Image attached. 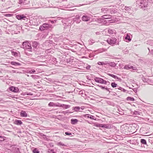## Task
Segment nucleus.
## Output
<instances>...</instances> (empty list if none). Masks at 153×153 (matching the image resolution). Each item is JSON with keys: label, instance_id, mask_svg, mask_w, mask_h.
Masks as SVG:
<instances>
[{"label": "nucleus", "instance_id": "0eeeda50", "mask_svg": "<svg viewBox=\"0 0 153 153\" xmlns=\"http://www.w3.org/2000/svg\"><path fill=\"white\" fill-rule=\"evenodd\" d=\"M149 77L146 76L145 77L143 76L141 77V79L144 82L150 83L151 85H153V82H152V79L149 78Z\"/></svg>", "mask_w": 153, "mask_h": 153}, {"label": "nucleus", "instance_id": "de8ad7c7", "mask_svg": "<svg viewBox=\"0 0 153 153\" xmlns=\"http://www.w3.org/2000/svg\"><path fill=\"white\" fill-rule=\"evenodd\" d=\"M97 86H98V87H100L102 89H104L105 88V86H103L101 85H97Z\"/></svg>", "mask_w": 153, "mask_h": 153}, {"label": "nucleus", "instance_id": "052dcab7", "mask_svg": "<svg viewBox=\"0 0 153 153\" xmlns=\"http://www.w3.org/2000/svg\"><path fill=\"white\" fill-rule=\"evenodd\" d=\"M90 114H86L85 115V117H87L88 118H89V116Z\"/></svg>", "mask_w": 153, "mask_h": 153}, {"label": "nucleus", "instance_id": "680f3d73", "mask_svg": "<svg viewBox=\"0 0 153 153\" xmlns=\"http://www.w3.org/2000/svg\"><path fill=\"white\" fill-rule=\"evenodd\" d=\"M79 94H83V91H80L79 92Z\"/></svg>", "mask_w": 153, "mask_h": 153}, {"label": "nucleus", "instance_id": "393cba45", "mask_svg": "<svg viewBox=\"0 0 153 153\" xmlns=\"http://www.w3.org/2000/svg\"><path fill=\"white\" fill-rule=\"evenodd\" d=\"M48 105L49 107H55L57 106L58 105V104L56 103H55L53 102H50L48 104Z\"/></svg>", "mask_w": 153, "mask_h": 153}, {"label": "nucleus", "instance_id": "c756f323", "mask_svg": "<svg viewBox=\"0 0 153 153\" xmlns=\"http://www.w3.org/2000/svg\"><path fill=\"white\" fill-rule=\"evenodd\" d=\"M125 39L127 41H128V42L130 41L131 40V39L130 38V37L129 35L128 34H127L125 37Z\"/></svg>", "mask_w": 153, "mask_h": 153}, {"label": "nucleus", "instance_id": "9d476101", "mask_svg": "<svg viewBox=\"0 0 153 153\" xmlns=\"http://www.w3.org/2000/svg\"><path fill=\"white\" fill-rule=\"evenodd\" d=\"M121 131L122 133L124 134L127 135L130 134L128 128L126 127L122 128L121 129Z\"/></svg>", "mask_w": 153, "mask_h": 153}, {"label": "nucleus", "instance_id": "a878e982", "mask_svg": "<svg viewBox=\"0 0 153 153\" xmlns=\"http://www.w3.org/2000/svg\"><path fill=\"white\" fill-rule=\"evenodd\" d=\"M108 75L109 76H111L114 78V79H117L118 80H121L120 78H119L118 77H117V76L116 75H115L114 74H109V73L108 74Z\"/></svg>", "mask_w": 153, "mask_h": 153}, {"label": "nucleus", "instance_id": "a211bd4d", "mask_svg": "<svg viewBox=\"0 0 153 153\" xmlns=\"http://www.w3.org/2000/svg\"><path fill=\"white\" fill-rule=\"evenodd\" d=\"M103 128L107 129H111L112 128L110 124H103Z\"/></svg>", "mask_w": 153, "mask_h": 153}, {"label": "nucleus", "instance_id": "49530a36", "mask_svg": "<svg viewBox=\"0 0 153 153\" xmlns=\"http://www.w3.org/2000/svg\"><path fill=\"white\" fill-rule=\"evenodd\" d=\"M65 134L66 135H69L70 136H71H71H72V134L71 133H70L69 132H65Z\"/></svg>", "mask_w": 153, "mask_h": 153}, {"label": "nucleus", "instance_id": "a19ab883", "mask_svg": "<svg viewBox=\"0 0 153 153\" xmlns=\"http://www.w3.org/2000/svg\"><path fill=\"white\" fill-rule=\"evenodd\" d=\"M19 3L20 4H24L25 1L23 0H19Z\"/></svg>", "mask_w": 153, "mask_h": 153}, {"label": "nucleus", "instance_id": "bb28decb", "mask_svg": "<svg viewBox=\"0 0 153 153\" xmlns=\"http://www.w3.org/2000/svg\"><path fill=\"white\" fill-rule=\"evenodd\" d=\"M102 17L104 19H109L111 18V16L109 15H105L102 16Z\"/></svg>", "mask_w": 153, "mask_h": 153}, {"label": "nucleus", "instance_id": "13d9d810", "mask_svg": "<svg viewBox=\"0 0 153 153\" xmlns=\"http://www.w3.org/2000/svg\"><path fill=\"white\" fill-rule=\"evenodd\" d=\"M47 41L49 43H50L51 45V44H53V42L52 41L50 40H48Z\"/></svg>", "mask_w": 153, "mask_h": 153}, {"label": "nucleus", "instance_id": "338daca9", "mask_svg": "<svg viewBox=\"0 0 153 153\" xmlns=\"http://www.w3.org/2000/svg\"><path fill=\"white\" fill-rule=\"evenodd\" d=\"M32 21V20H31V21L30 20V23H31V21Z\"/></svg>", "mask_w": 153, "mask_h": 153}, {"label": "nucleus", "instance_id": "f257e3e1", "mask_svg": "<svg viewBox=\"0 0 153 153\" xmlns=\"http://www.w3.org/2000/svg\"><path fill=\"white\" fill-rule=\"evenodd\" d=\"M148 2L147 0H137L136 1L137 6L138 7L144 9L147 7Z\"/></svg>", "mask_w": 153, "mask_h": 153}, {"label": "nucleus", "instance_id": "ddd939ff", "mask_svg": "<svg viewBox=\"0 0 153 153\" xmlns=\"http://www.w3.org/2000/svg\"><path fill=\"white\" fill-rule=\"evenodd\" d=\"M90 18L86 15H83L82 17V20L85 22H88L90 20Z\"/></svg>", "mask_w": 153, "mask_h": 153}, {"label": "nucleus", "instance_id": "6ab92c4d", "mask_svg": "<svg viewBox=\"0 0 153 153\" xmlns=\"http://www.w3.org/2000/svg\"><path fill=\"white\" fill-rule=\"evenodd\" d=\"M78 121V120L76 119H72L71 120V123L73 125L77 124Z\"/></svg>", "mask_w": 153, "mask_h": 153}, {"label": "nucleus", "instance_id": "603ef678", "mask_svg": "<svg viewBox=\"0 0 153 153\" xmlns=\"http://www.w3.org/2000/svg\"><path fill=\"white\" fill-rule=\"evenodd\" d=\"M89 116V118L90 119L93 120H94L95 119V117L94 116L90 115Z\"/></svg>", "mask_w": 153, "mask_h": 153}, {"label": "nucleus", "instance_id": "c85d7f7f", "mask_svg": "<svg viewBox=\"0 0 153 153\" xmlns=\"http://www.w3.org/2000/svg\"><path fill=\"white\" fill-rule=\"evenodd\" d=\"M107 64L109 66L112 67H114L116 65V63L114 62H108Z\"/></svg>", "mask_w": 153, "mask_h": 153}, {"label": "nucleus", "instance_id": "6e6552de", "mask_svg": "<svg viewBox=\"0 0 153 153\" xmlns=\"http://www.w3.org/2000/svg\"><path fill=\"white\" fill-rule=\"evenodd\" d=\"M49 27V25L48 24L45 23L43 24L40 26L39 27V29L41 31H43L45 29H47Z\"/></svg>", "mask_w": 153, "mask_h": 153}, {"label": "nucleus", "instance_id": "c9c22d12", "mask_svg": "<svg viewBox=\"0 0 153 153\" xmlns=\"http://www.w3.org/2000/svg\"><path fill=\"white\" fill-rule=\"evenodd\" d=\"M103 124H99L97 123L95 124V126L98 127H103Z\"/></svg>", "mask_w": 153, "mask_h": 153}, {"label": "nucleus", "instance_id": "ea45409f", "mask_svg": "<svg viewBox=\"0 0 153 153\" xmlns=\"http://www.w3.org/2000/svg\"><path fill=\"white\" fill-rule=\"evenodd\" d=\"M108 32L110 34H112L114 32V30L112 29H109Z\"/></svg>", "mask_w": 153, "mask_h": 153}, {"label": "nucleus", "instance_id": "b1692460", "mask_svg": "<svg viewBox=\"0 0 153 153\" xmlns=\"http://www.w3.org/2000/svg\"><path fill=\"white\" fill-rule=\"evenodd\" d=\"M80 110V107L79 106L74 107L72 108V111H74L76 112L79 111Z\"/></svg>", "mask_w": 153, "mask_h": 153}, {"label": "nucleus", "instance_id": "7ed1b4c3", "mask_svg": "<svg viewBox=\"0 0 153 153\" xmlns=\"http://www.w3.org/2000/svg\"><path fill=\"white\" fill-rule=\"evenodd\" d=\"M94 79L96 82L102 84L107 85V83H108V84L109 85L110 83L109 82L104 80L100 77H96Z\"/></svg>", "mask_w": 153, "mask_h": 153}, {"label": "nucleus", "instance_id": "79ce46f5", "mask_svg": "<svg viewBox=\"0 0 153 153\" xmlns=\"http://www.w3.org/2000/svg\"><path fill=\"white\" fill-rule=\"evenodd\" d=\"M118 89L119 90H121V91H123V92H125L126 91V90H125L124 88H121V87H119L118 88Z\"/></svg>", "mask_w": 153, "mask_h": 153}, {"label": "nucleus", "instance_id": "72a5a7b5", "mask_svg": "<svg viewBox=\"0 0 153 153\" xmlns=\"http://www.w3.org/2000/svg\"><path fill=\"white\" fill-rule=\"evenodd\" d=\"M111 86L113 88L116 87L117 86V84H116L115 82H112L111 84Z\"/></svg>", "mask_w": 153, "mask_h": 153}, {"label": "nucleus", "instance_id": "774afa93", "mask_svg": "<svg viewBox=\"0 0 153 153\" xmlns=\"http://www.w3.org/2000/svg\"><path fill=\"white\" fill-rule=\"evenodd\" d=\"M148 50H149V51H150V49H149V48H148Z\"/></svg>", "mask_w": 153, "mask_h": 153}, {"label": "nucleus", "instance_id": "423d86ee", "mask_svg": "<svg viewBox=\"0 0 153 153\" xmlns=\"http://www.w3.org/2000/svg\"><path fill=\"white\" fill-rule=\"evenodd\" d=\"M16 18L17 19L19 20H26V21H28V20H29V19H28L27 17L24 15H18L16 16Z\"/></svg>", "mask_w": 153, "mask_h": 153}, {"label": "nucleus", "instance_id": "aec40b11", "mask_svg": "<svg viewBox=\"0 0 153 153\" xmlns=\"http://www.w3.org/2000/svg\"><path fill=\"white\" fill-rule=\"evenodd\" d=\"M39 43L38 42L34 41L32 42V46L34 48H37L39 45Z\"/></svg>", "mask_w": 153, "mask_h": 153}, {"label": "nucleus", "instance_id": "4468645a", "mask_svg": "<svg viewBox=\"0 0 153 153\" xmlns=\"http://www.w3.org/2000/svg\"><path fill=\"white\" fill-rule=\"evenodd\" d=\"M126 70L131 69L133 70H136V68H134L132 66H131L130 65H126L125 66L124 68Z\"/></svg>", "mask_w": 153, "mask_h": 153}, {"label": "nucleus", "instance_id": "4c0bfd02", "mask_svg": "<svg viewBox=\"0 0 153 153\" xmlns=\"http://www.w3.org/2000/svg\"><path fill=\"white\" fill-rule=\"evenodd\" d=\"M11 53L12 55L14 56H18V53L13 51H11Z\"/></svg>", "mask_w": 153, "mask_h": 153}, {"label": "nucleus", "instance_id": "6e6d98bb", "mask_svg": "<svg viewBox=\"0 0 153 153\" xmlns=\"http://www.w3.org/2000/svg\"><path fill=\"white\" fill-rule=\"evenodd\" d=\"M26 94L27 95H29V96H32L33 95V94H32L31 93H30V92H28V93L27 92Z\"/></svg>", "mask_w": 153, "mask_h": 153}, {"label": "nucleus", "instance_id": "e433bc0d", "mask_svg": "<svg viewBox=\"0 0 153 153\" xmlns=\"http://www.w3.org/2000/svg\"><path fill=\"white\" fill-rule=\"evenodd\" d=\"M32 151L33 153H39V151L37 148H35Z\"/></svg>", "mask_w": 153, "mask_h": 153}, {"label": "nucleus", "instance_id": "37998d69", "mask_svg": "<svg viewBox=\"0 0 153 153\" xmlns=\"http://www.w3.org/2000/svg\"><path fill=\"white\" fill-rule=\"evenodd\" d=\"M69 110H68L66 111H63L61 112V113L63 114H65L69 112L70 113H71L72 112H69Z\"/></svg>", "mask_w": 153, "mask_h": 153}, {"label": "nucleus", "instance_id": "7c9ffc66", "mask_svg": "<svg viewBox=\"0 0 153 153\" xmlns=\"http://www.w3.org/2000/svg\"><path fill=\"white\" fill-rule=\"evenodd\" d=\"M140 143L146 145L147 142L146 140L143 139H141L140 140Z\"/></svg>", "mask_w": 153, "mask_h": 153}, {"label": "nucleus", "instance_id": "864d4df0", "mask_svg": "<svg viewBox=\"0 0 153 153\" xmlns=\"http://www.w3.org/2000/svg\"><path fill=\"white\" fill-rule=\"evenodd\" d=\"M132 90L134 91V92L136 93L137 91V88H132Z\"/></svg>", "mask_w": 153, "mask_h": 153}, {"label": "nucleus", "instance_id": "9b49d317", "mask_svg": "<svg viewBox=\"0 0 153 153\" xmlns=\"http://www.w3.org/2000/svg\"><path fill=\"white\" fill-rule=\"evenodd\" d=\"M59 53H58L59 55L61 56V57H59V58L61 59L62 60H63L62 59L64 58V57L62 56V55L65 56L68 55V53H67L63 51H61V52Z\"/></svg>", "mask_w": 153, "mask_h": 153}, {"label": "nucleus", "instance_id": "39448f33", "mask_svg": "<svg viewBox=\"0 0 153 153\" xmlns=\"http://www.w3.org/2000/svg\"><path fill=\"white\" fill-rule=\"evenodd\" d=\"M10 151L14 153H22L19 148L16 147L15 146H10Z\"/></svg>", "mask_w": 153, "mask_h": 153}, {"label": "nucleus", "instance_id": "dca6fc26", "mask_svg": "<svg viewBox=\"0 0 153 153\" xmlns=\"http://www.w3.org/2000/svg\"><path fill=\"white\" fill-rule=\"evenodd\" d=\"M20 115L22 117H27V114L26 112L24 111H22L20 113Z\"/></svg>", "mask_w": 153, "mask_h": 153}, {"label": "nucleus", "instance_id": "4be33fe9", "mask_svg": "<svg viewBox=\"0 0 153 153\" xmlns=\"http://www.w3.org/2000/svg\"><path fill=\"white\" fill-rule=\"evenodd\" d=\"M108 10L109 13H110L111 14H114L117 12V10L114 8L109 9Z\"/></svg>", "mask_w": 153, "mask_h": 153}, {"label": "nucleus", "instance_id": "f3484780", "mask_svg": "<svg viewBox=\"0 0 153 153\" xmlns=\"http://www.w3.org/2000/svg\"><path fill=\"white\" fill-rule=\"evenodd\" d=\"M14 123L16 125L21 126L22 124V122L21 120H16L14 122Z\"/></svg>", "mask_w": 153, "mask_h": 153}, {"label": "nucleus", "instance_id": "4d7b16f0", "mask_svg": "<svg viewBox=\"0 0 153 153\" xmlns=\"http://www.w3.org/2000/svg\"><path fill=\"white\" fill-rule=\"evenodd\" d=\"M91 67V66L90 65H88L86 67V69L87 70H90V68Z\"/></svg>", "mask_w": 153, "mask_h": 153}, {"label": "nucleus", "instance_id": "1a4fd4ad", "mask_svg": "<svg viewBox=\"0 0 153 153\" xmlns=\"http://www.w3.org/2000/svg\"><path fill=\"white\" fill-rule=\"evenodd\" d=\"M73 20L74 22H75L77 24L79 23L81 21L80 16L79 15H76L75 17L73 19Z\"/></svg>", "mask_w": 153, "mask_h": 153}, {"label": "nucleus", "instance_id": "2f4dec72", "mask_svg": "<svg viewBox=\"0 0 153 153\" xmlns=\"http://www.w3.org/2000/svg\"><path fill=\"white\" fill-rule=\"evenodd\" d=\"M88 43L89 45H92L95 42V41L94 40H93L92 39H90L88 41Z\"/></svg>", "mask_w": 153, "mask_h": 153}, {"label": "nucleus", "instance_id": "8fccbe9b", "mask_svg": "<svg viewBox=\"0 0 153 153\" xmlns=\"http://www.w3.org/2000/svg\"><path fill=\"white\" fill-rule=\"evenodd\" d=\"M57 104L58 105L57 106L61 107H62L63 108L64 107V104H60L59 103H57Z\"/></svg>", "mask_w": 153, "mask_h": 153}, {"label": "nucleus", "instance_id": "09e8293b", "mask_svg": "<svg viewBox=\"0 0 153 153\" xmlns=\"http://www.w3.org/2000/svg\"><path fill=\"white\" fill-rule=\"evenodd\" d=\"M139 112L137 111H134L133 112V114L135 115H137L139 114Z\"/></svg>", "mask_w": 153, "mask_h": 153}, {"label": "nucleus", "instance_id": "412c9836", "mask_svg": "<svg viewBox=\"0 0 153 153\" xmlns=\"http://www.w3.org/2000/svg\"><path fill=\"white\" fill-rule=\"evenodd\" d=\"M107 9L105 8H102L101 9V10L102 13H109L108 9Z\"/></svg>", "mask_w": 153, "mask_h": 153}, {"label": "nucleus", "instance_id": "3c124183", "mask_svg": "<svg viewBox=\"0 0 153 153\" xmlns=\"http://www.w3.org/2000/svg\"><path fill=\"white\" fill-rule=\"evenodd\" d=\"M29 71V73H30L31 74H33L35 73L36 72V71L34 69H32Z\"/></svg>", "mask_w": 153, "mask_h": 153}, {"label": "nucleus", "instance_id": "f704fd0d", "mask_svg": "<svg viewBox=\"0 0 153 153\" xmlns=\"http://www.w3.org/2000/svg\"><path fill=\"white\" fill-rule=\"evenodd\" d=\"M57 145L58 146H67L66 145H65L64 144L62 143L61 142H58L57 143Z\"/></svg>", "mask_w": 153, "mask_h": 153}, {"label": "nucleus", "instance_id": "473e14b6", "mask_svg": "<svg viewBox=\"0 0 153 153\" xmlns=\"http://www.w3.org/2000/svg\"><path fill=\"white\" fill-rule=\"evenodd\" d=\"M126 100L128 101H133L135 100V99L133 97H128L127 98Z\"/></svg>", "mask_w": 153, "mask_h": 153}, {"label": "nucleus", "instance_id": "2eb2a0df", "mask_svg": "<svg viewBox=\"0 0 153 153\" xmlns=\"http://www.w3.org/2000/svg\"><path fill=\"white\" fill-rule=\"evenodd\" d=\"M50 62L52 64H57V62L56 61V59L53 57L51 56L50 57Z\"/></svg>", "mask_w": 153, "mask_h": 153}, {"label": "nucleus", "instance_id": "69168bd1", "mask_svg": "<svg viewBox=\"0 0 153 153\" xmlns=\"http://www.w3.org/2000/svg\"><path fill=\"white\" fill-rule=\"evenodd\" d=\"M55 22H56L57 21V20H55L54 21Z\"/></svg>", "mask_w": 153, "mask_h": 153}, {"label": "nucleus", "instance_id": "cd10ccee", "mask_svg": "<svg viewBox=\"0 0 153 153\" xmlns=\"http://www.w3.org/2000/svg\"><path fill=\"white\" fill-rule=\"evenodd\" d=\"M99 65H106L108 64V62L105 61V62H98L97 63Z\"/></svg>", "mask_w": 153, "mask_h": 153}, {"label": "nucleus", "instance_id": "20e7f679", "mask_svg": "<svg viewBox=\"0 0 153 153\" xmlns=\"http://www.w3.org/2000/svg\"><path fill=\"white\" fill-rule=\"evenodd\" d=\"M21 48H23L25 50L27 49L29 51H31L32 48L31 45L28 42H23L22 43Z\"/></svg>", "mask_w": 153, "mask_h": 153}, {"label": "nucleus", "instance_id": "f8f14e48", "mask_svg": "<svg viewBox=\"0 0 153 153\" xmlns=\"http://www.w3.org/2000/svg\"><path fill=\"white\" fill-rule=\"evenodd\" d=\"M9 89L10 91L14 92H17L19 91L18 88L14 86H11L9 88Z\"/></svg>", "mask_w": 153, "mask_h": 153}, {"label": "nucleus", "instance_id": "58836bf2", "mask_svg": "<svg viewBox=\"0 0 153 153\" xmlns=\"http://www.w3.org/2000/svg\"><path fill=\"white\" fill-rule=\"evenodd\" d=\"M45 45L46 46H48L49 47H50L51 45L47 41H46L44 43Z\"/></svg>", "mask_w": 153, "mask_h": 153}, {"label": "nucleus", "instance_id": "f03ea898", "mask_svg": "<svg viewBox=\"0 0 153 153\" xmlns=\"http://www.w3.org/2000/svg\"><path fill=\"white\" fill-rule=\"evenodd\" d=\"M117 39L114 37H111L108 38L107 40V42L110 45H114V44L117 43V45L119 44V42H116Z\"/></svg>", "mask_w": 153, "mask_h": 153}, {"label": "nucleus", "instance_id": "0e129e2a", "mask_svg": "<svg viewBox=\"0 0 153 153\" xmlns=\"http://www.w3.org/2000/svg\"><path fill=\"white\" fill-rule=\"evenodd\" d=\"M0 137L1 138V139H4L3 138V137H1V136H0Z\"/></svg>", "mask_w": 153, "mask_h": 153}, {"label": "nucleus", "instance_id": "c03bdc74", "mask_svg": "<svg viewBox=\"0 0 153 153\" xmlns=\"http://www.w3.org/2000/svg\"><path fill=\"white\" fill-rule=\"evenodd\" d=\"M70 107V106L68 105H64V106L63 108H65V109H67L68 108Z\"/></svg>", "mask_w": 153, "mask_h": 153}, {"label": "nucleus", "instance_id": "bf43d9fd", "mask_svg": "<svg viewBox=\"0 0 153 153\" xmlns=\"http://www.w3.org/2000/svg\"><path fill=\"white\" fill-rule=\"evenodd\" d=\"M130 9V7H125V10H129Z\"/></svg>", "mask_w": 153, "mask_h": 153}, {"label": "nucleus", "instance_id": "5fc2aeb1", "mask_svg": "<svg viewBox=\"0 0 153 153\" xmlns=\"http://www.w3.org/2000/svg\"><path fill=\"white\" fill-rule=\"evenodd\" d=\"M109 89H110V88H108L107 87H105V88L104 89H105L106 91L109 92V93H110V91L109 90Z\"/></svg>", "mask_w": 153, "mask_h": 153}, {"label": "nucleus", "instance_id": "5701e85b", "mask_svg": "<svg viewBox=\"0 0 153 153\" xmlns=\"http://www.w3.org/2000/svg\"><path fill=\"white\" fill-rule=\"evenodd\" d=\"M10 63L11 65L15 66H20L21 65V64L20 63L14 61H11L10 62Z\"/></svg>", "mask_w": 153, "mask_h": 153}, {"label": "nucleus", "instance_id": "e2e57ef3", "mask_svg": "<svg viewBox=\"0 0 153 153\" xmlns=\"http://www.w3.org/2000/svg\"><path fill=\"white\" fill-rule=\"evenodd\" d=\"M50 21L52 23V24H53L54 23V22L53 21V20H50Z\"/></svg>", "mask_w": 153, "mask_h": 153}, {"label": "nucleus", "instance_id": "a18cd8bd", "mask_svg": "<svg viewBox=\"0 0 153 153\" xmlns=\"http://www.w3.org/2000/svg\"><path fill=\"white\" fill-rule=\"evenodd\" d=\"M48 152L50 153H56L55 152H54V150L53 149H49L48 151Z\"/></svg>", "mask_w": 153, "mask_h": 153}]
</instances>
